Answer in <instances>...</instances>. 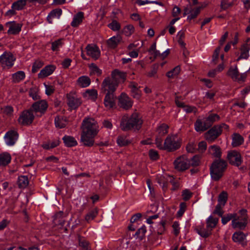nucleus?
<instances>
[{
	"label": "nucleus",
	"instance_id": "nucleus-9",
	"mask_svg": "<svg viewBox=\"0 0 250 250\" xmlns=\"http://www.w3.org/2000/svg\"><path fill=\"white\" fill-rule=\"evenodd\" d=\"M158 183L162 187L164 190L167 187L168 182H169L172 184V190H176L179 187L178 184L173 181L174 178L170 175H160L158 177Z\"/></svg>",
	"mask_w": 250,
	"mask_h": 250
},
{
	"label": "nucleus",
	"instance_id": "nucleus-24",
	"mask_svg": "<svg viewBox=\"0 0 250 250\" xmlns=\"http://www.w3.org/2000/svg\"><path fill=\"white\" fill-rule=\"evenodd\" d=\"M55 68V66L53 65H49L45 66L44 68L42 69L40 72L38 74V77L39 78H42L49 76L53 73Z\"/></svg>",
	"mask_w": 250,
	"mask_h": 250
},
{
	"label": "nucleus",
	"instance_id": "nucleus-49",
	"mask_svg": "<svg viewBox=\"0 0 250 250\" xmlns=\"http://www.w3.org/2000/svg\"><path fill=\"white\" fill-rule=\"evenodd\" d=\"M91 74H96L98 76L101 75L102 71L96 64L91 63L89 66Z\"/></svg>",
	"mask_w": 250,
	"mask_h": 250
},
{
	"label": "nucleus",
	"instance_id": "nucleus-27",
	"mask_svg": "<svg viewBox=\"0 0 250 250\" xmlns=\"http://www.w3.org/2000/svg\"><path fill=\"white\" fill-rule=\"evenodd\" d=\"M84 18V13L82 12H79L73 17L71 25L73 27H78L83 21Z\"/></svg>",
	"mask_w": 250,
	"mask_h": 250
},
{
	"label": "nucleus",
	"instance_id": "nucleus-13",
	"mask_svg": "<svg viewBox=\"0 0 250 250\" xmlns=\"http://www.w3.org/2000/svg\"><path fill=\"white\" fill-rule=\"evenodd\" d=\"M221 126L215 125L205 134L206 139L209 143L213 142L222 133Z\"/></svg>",
	"mask_w": 250,
	"mask_h": 250
},
{
	"label": "nucleus",
	"instance_id": "nucleus-22",
	"mask_svg": "<svg viewBox=\"0 0 250 250\" xmlns=\"http://www.w3.org/2000/svg\"><path fill=\"white\" fill-rule=\"evenodd\" d=\"M115 98L114 93H106L104 99V106L107 109L113 108L115 104Z\"/></svg>",
	"mask_w": 250,
	"mask_h": 250
},
{
	"label": "nucleus",
	"instance_id": "nucleus-47",
	"mask_svg": "<svg viewBox=\"0 0 250 250\" xmlns=\"http://www.w3.org/2000/svg\"><path fill=\"white\" fill-rule=\"evenodd\" d=\"M168 126L166 124H162L157 129L158 136H163L168 132Z\"/></svg>",
	"mask_w": 250,
	"mask_h": 250
},
{
	"label": "nucleus",
	"instance_id": "nucleus-4",
	"mask_svg": "<svg viewBox=\"0 0 250 250\" xmlns=\"http://www.w3.org/2000/svg\"><path fill=\"white\" fill-rule=\"evenodd\" d=\"M181 145V141L177 135H169L165 140V149L172 152L179 149Z\"/></svg>",
	"mask_w": 250,
	"mask_h": 250
},
{
	"label": "nucleus",
	"instance_id": "nucleus-37",
	"mask_svg": "<svg viewBox=\"0 0 250 250\" xmlns=\"http://www.w3.org/2000/svg\"><path fill=\"white\" fill-rule=\"evenodd\" d=\"M62 140L66 146L72 147L77 145V141L72 136L65 135L63 137Z\"/></svg>",
	"mask_w": 250,
	"mask_h": 250
},
{
	"label": "nucleus",
	"instance_id": "nucleus-36",
	"mask_svg": "<svg viewBox=\"0 0 250 250\" xmlns=\"http://www.w3.org/2000/svg\"><path fill=\"white\" fill-rule=\"evenodd\" d=\"M219 219L217 218L210 216L206 220L207 228L211 231L215 228L218 222Z\"/></svg>",
	"mask_w": 250,
	"mask_h": 250
},
{
	"label": "nucleus",
	"instance_id": "nucleus-26",
	"mask_svg": "<svg viewBox=\"0 0 250 250\" xmlns=\"http://www.w3.org/2000/svg\"><path fill=\"white\" fill-rule=\"evenodd\" d=\"M207 125L206 124L204 119H203V121H202L200 119H197L194 123V128L197 132H202L206 131L209 128Z\"/></svg>",
	"mask_w": 250,
	"mask_h": 250
},
{
	"label": "nucleus",
	"instance_id": "nucleus-5",
	"mask_svg": "<svg viewBox=\"0 0 250 250\" xmlns=\"http://www.w3.org/2000/svg\"><path fill=\"white\" fill-rule=\"evenodd\" d=\"M246 210L243 209L239 211L242 215L239 216L236 214V217H234L231 222V225L234 229H243L247 225Z\"/></svg>",
	"mask_w": 250,
	"mask_h": 250
},
{
	"label": "nucleus",
	"instance_id": "nucleus-25",
	"mask_svg": "<svg viewBox=\"0 0 250 250\" xmlns=\"http://www.w3.org/2000/svg\"><path fill=\"white\" fill-rule=\"evenodd\" d=\"M62 14V10L61 9L57 8L52 10L47 17V20L49 23H52L53 20L54 19H60Z\"/></svg>",
	"mask_w": 250,
	"mask_h": 250
},
{
	"label": "nucleus",
	"instance_id": "nucleus-50",
	"mask_svg": "<svg viewBox=\"0 0 250 250\" xmlns=\"http://www.w3.org/2000/svg\"><path fill=\"white\" fill-rule=\"evenodd\" d=\"M108 27L112 30L117 31L120 29L121 25L116 20H114L110 23L108 24Z\"/></svg>",
	"mask_w": 250,
	"mask_h": 250
},
{
	"label": "nucleus",
	"instance_id": "nucleus-1",
	"mask_svg": "<svg viewBox=\"0 0 250 250\" xmlns=\"http://www.w3.org/2000/svg\"><path fill=\"white\" fill-rule=\"evenodd\" d=\"M81 142L86 146H92L94 143V137L99 131L97 122L93 118H85L82 122Z\"/></svg>",
	"mask_w": 250,
	"mask_h": 250
},
{
	"label": "nucleus",
	"instance_id": "nucleus-55",
	"mask_svg": "<svg viewBox=\"0 0 250 250\" xmlns=\"http://www.w3.org/2000/svg\"><path fill=\"white\" fill-rule=\"evenodd\" d=\"M29 94L34 100H38L40 99V96L36 88H31Z\"/></svg>",
	"mask_w": 250,
	"mask_h": 250
},
{
	"label": "nucleus",
	"instance_id": "nucleus-61",
	"mask_svg": "<svg viewBox=\"0 0 250 250\" xmlns=\"http://www.w3.org/2000/svg\"><path fill=\"white\" fill-rule=\"evenodd\" d=\"M158 65L157 64H153L151 68L150 71L147 73V75L149 77H154L158 71Z\"/></svg>",
	"mask_w": 250,
	"mask_h": 250
},
{
	"label": "nucleus",
	"instance_id": "nucleus-10",
	"mask_svg": "<svg viewBox=\"0 0 250 250\" xmlns=\"http://www.w3.org/2000/svg\"><path fill=\"white\" fill-rule=\"evenodd\" d=\"M34 115L31 109L26 110L21 112L18 119V122L22 125H30L33 121Z\"/></svg>",
	"mask_w": 250,
	"mask_h": 250
},
{
	"label": "nucleus",
	"instance_id": "nucleus-19",
	"mask_svg": "<svg viewBox=\"0 0 250 250\" xmlns=\"http://www.w3.org/2000/svg\"><path fill=\"white\" fill-rule=\"evenodd\" d=\"M118 99L119 105L121 107L125 109H128L132 107L133 102L130 98L125 93H122Z\"/></svg>",
	"mask_w": 250,
	"mask_h": 250
},
{
	"label": "nucleus",
	"instance_id": "nucleus-56",
	"mask_svg": "<svg viewBox=\"0 0 250 250\" xmlns=\"http://www.w3.org/2000/svg\"><path fill=\"white\" fill-rule=\"evenodd\" d=\"M187 151L189 153H194L196 151V145L194 142L189 143L186 147Z\"/></svg>",
	"mask_w": 250,
	"mask_h": 250
},
{
	"label": "nucleus",
	"instance_id": "nucleus-46",
	"mask_svg": "<svg viewBox=\"0 0 250 250\" xmlns=\"http://www.w3.org/2000/svg\"><path fill=\"white\" fill-rule=\"evenodd\" d=\"M180 72V67L177 66L172 70L167 72L166 75L169 78H173L177 76Z\"/></svg>",
	"mask_w": 250,
	"mask_h": 250
},
{
	"label": "nucleus",
	"instance_id": "nucleus-57",
	"mask_svg": "<svg viewBox=\"0 0 250 250\" xmlns=\"http://www.w3.org/2000/svg\"><path fill=\"white\" fill-rule=\"evenodd\" d=\"M207 145L205 141H201L199 143L197 150L199 153H204L207 149Z\"/></svg>",
	"mask_w": 250,
	"mask_h": 250
},
{
	"label": "nucleus",
	"instance_id": "nucleus-64",
	"mask_svg": "<svg viewBox=\"0 0 250 250\" xmlns=\"http://www.w3.org/2000/svg\"><path fill=\"white\" fill-rule=\"evenodd\" d=\"M172 227L173 228L174 234L175 235L177 236L180 233V224L179 222L177 221L174 222Z\"/></svg>",
	"mask_w": 250,
	"mask_h": 250
},
{
	"label": "nucleus",
	"instance_id": "nucleus-6",
	"mask_svg": "<svg viewBox=\"0 0 250 250\" xmlns=\"http://www.w3.org/2000/svg\"><path fill=\"white\" fill-rule=\"evenodd\" d=\"M15 60L10 52L5 51L0 56V65L3 68H11L14 65Z\"/></svg>",
	"mask_w": 250,
	"mask_h": 250
},
{
	"label": "nucleus",
	"instance_id": "nucleus-62",
	"mask_svg": "<svg viewBox=\"0 0 250 250\" xmlns=\"http://www.w3.org/2000/svg\"><path fill=\"white\" fill-rule=\"evenodd\" d=\"M184 99L182 96H176L175 97V103L176 105L179 107H182L185 103L183 102Z\"/></svg>",
	"mask_w": 250,
	"mask_h": 250
},
{
	"label": "nucleus",
	"instance_id": "nucleus-52",
	"mask_svg": "<svg viewBox=\"0 0 250 250\" xmlns=\"http://www.w3.org/2000/svg\"><path fill=\"white\" fill-rule=\"evenodd\" d=\"M2 112L4 114L6 115L7 116H11L13 114L14 109L12 106L10 105H7L4 106L2 108Z\"/></svg>",
	"mask_w": 250,
	"mask_h": 250
},
{
	"label": "nucleus",
	"instance_id": "nucleus-2",
	"mask_svg": "<svg viewBox=\"0 0 250 250\" xmlns=\"http://www.w3.org/2000/svg\"><path fill=\"white\" fill-rule=\"evenodd\" d=\"M143 124V121L137 112L133 113L129 117L127 115H124L121 119L120 127L124 131L131 129L139 130Z\"/></svg>",
	"mask_w": 250,
	"mask_h": 250
},
{
	"label": "nucleus",
	"instance_id": "nucleus-42",
	"mask_svg": "<svg viewBox=\"0 0 250 250\" xmlns=\"http://www.w3.org/2000/svg\"><path fill=\"white\" fill-rule=\"evenodd\" d=\"M63 44V39H59L51 43V49L53 51H58Z\"/></svg>",
	"mask_w": 250,
	"mask_h": 250
},
{
	"label": "nucleus",
	"instance_id": "nucleus-8",
	"mask_svg": "<svg viewBox=\"0 0 250 250\" xmlns=\"http://www.w3.org/2000/svg\"><path fill=\"white\" fill-rule=\"evenodd\" d=\"M118 85L117 82L109 77H106L102 83V90L104 92L114 93Z\"/></svg>",
	"mask_w": 250,
	"mask_h": 250
},
{
	"label": "nucleus",
	"instance_id": "nucleus-29",
	"mask_svg": "<svg viewBox=\"0 0 250 250\" xmlns=\"http://www.w3.org/2000/svg\"><path fill=\"white\" fill-rule=\"evenodd\" d=\"M90 83V79L87 76H81L77 80V84L82 88L88 87Z\"/></svg>",
	"mask_w": 250,
	"mask_h": 250
},
{
	"label": "nucleus",
	"instance_id": "nucleus-30",
	"mask_svg": "<svg viewBox=\"0 0 250 250\" xmlns=\"http://www.w3.org/2000/svg\"><path fill=\"white\" fill-rule=\"evenodd\" d=\"M208 151L209 154L214 157L220 158L221 157V148L217 145H212L209 146Z\"/></svg>",
	"mask_w": 250,
	"mask_h": 250
},
{
	"label": "nucleus",
	"instance_id": "nucleus-17",
	"mask_svg": "<svg viewBox=\"0 0 250 250\" xmlns=\"http://www.w3.org/2000/svg\"><path fill=\"white\" fill-rule=\"evenodd\" d=\"M228 159L230 164L237 167L241 165L242 161L240 153L235 150L228 152Z\"/></svg>",
	"mask_w": 250,
	"mask_h": 250
},
{
	"label": "nucleus",
	"instance_id": "nucleus-34",
	"mask_svg": "<svg viewBox=\"0 0 250 250\" xmlns=\"http://www.w3.org/2000/svg\"><path fill=\"white\" fill-rule=\"evenodd\" d=\"M220 120V117L216 114H211L208 117L204 118V120L207 125V126L209 128L215 122Z\"/></svg>",
	"mask_w": 250,
	"mask_h": 250
},
{
	"label": "nucleus",
	"instance_id": "nucleus-38",
	"mask_svg": "<svg viewBox=\"0 0 250 250\" xmlns=\"http://www.w3.org/2000/svg\"><path fill=\"white\" fill-rule=\"evenodd\" d=\"M132 96L136 99H139L141 96V92L137 87V84L135 83H131L129 84Z\"/></svg>",
	"mask_w": 250,
	"mask_h": 250
},
{
	"label": "nucleus",
	"instance_id": "nucleus-32",
	"mask_svg": "<svg viewBox=\"0 0 250 250\" xmlns=\"http://www.w3.org/2000/svg\"><path fill=\"white\" fill-rule=\"evenodd\" d=\"M244 142L243 137L238 133H233L232 135L231 145L233 147L238 146Z\"/></svg>",
	"mask_w": 250,
	"mask_h": 250
},
{
	"label": "nucleus",
	"instance_id": "nucleus-54",
	"mask_svg": "<svg viewBox=\"0 0 250 250\" xmlns=\"http://www.w3.org/2000/svg\"><path fill=\"white\" fill-rule=\"evenodd\" d=\"M200 157L199 155L194 156L191 160H189L190 166H198L200 164Z\"/></svg>",
	"mask_w": 250,
	"mask_h": 250
},
{
	"label": "nucleus",
	"instance_id": "nucleus-14",
	"mask_svg": "<svg viewBox=\"0 0 250 250\" xmlns=\"http://www.w3.org/2000/svg\"><path fill=\"white\" fill-rule=\"evenodd\" d=\"M227 74L233 81L237 82L244 81L247 76L245 73L240 74L236 66H231L228 70Z\"/></svg>",
	"mask_w": 250,
	"mask_h": 250
},
{
	"label": "nucleus",
	"instance_id": "nucleus-45",
	"mask_svg": "<svg viewBox=\"0 0 250 250\" xmlns=\"http://www.w3.org/2000/svg\"><path fill=\"white\" fill-rule=\"evenodd\" d=\"M134 32V26L131 24L127 25L123 29V33L126 36H130Z\"/></svg>",
	"mask_w": 250,
	"mask_h": 250
},
{
	"label": "nucleus",
	"instance_id": "nucleus-58",
	"mask_svg": "<svg viewBox=\"0 0 250 250\" xmlns=\"http://www.w3.org/2000/svg\"><path fill=\"white\" fill-rule=\"evenodd\" d=\"M85 94L89 96L90 99L94 100L97 98L98 93L96 90L91 89L86 90Z\"/></svg>",
	"mask_w": 250,
	"mask_h": 250
},
{
	"label": "nucleus",
	"instance_id": "nucleus-53",
	"mask_svg": "<svg viewBox=\"0 0 250 250\" xmlns=\"http://www.w3.org/2000/svg\"><path fill=\"white\" fill-rule=\"evenodd\" d=\"M162 136L157 135L155 139V144L157 147L161 150L165 149V143L163 144V139L161 138Z\"/></svg>",
	"mask_w": 250,
	"mask_h": 250
},
{
	"label": "nucleus",
	"instance_id": "nucleus-59",
	"mask_svg": "<svg viewBox=\"0 0 250 250\" xmlns=\"http://www.w3.org/2000/svg\"><path fill=\"white\" fill-rule=\"evenodd\" d=\"M43 63L42 61H36L33 64L32 68V72L33 73L36 72L40 68H41Z\"/></svg>",
	"mask_w": 250,
	"mask_h": 250
},
{
	"label": "nucleus",
	"instance_id": "nucleus-33",
	"mask_svg": "<svg viewBox=\"0 0 250 250\" xmlns=\"http://www.w3.org/2000/svg\"><path fill=\"white\" fill-rule=\"evenodd\" d=\"M54 122L56 127L58 128H64L66 126L67 124L66 119L62 116L56 117Z\"/></svg>",
	"mask_w": 250,
	"mask_h": 250
},
{
	"label": "nucleus",
	"instance_id": "nucleus-21",
	"mask_svg": "<svg viewBox=\"0 0 250 250\" xmlns=\"http://www.w3.org/2000/svg\"><path fill=\"white\" fill-rule=\"evenodd\" d=\"M86 50L87 55L94 60H97L99 58L101 54L100 51L97 46L89 44L86 47Z\"/></svg>",
	"mask_w": 250,
	"mask_h": 250
},
{
	"label": "nucleus",
	"instance_id": "nucleus-11",
	"mask_svg": "<svg viewBox=\"0 0 250 250\" xmlns=\"http://www.w3.org/2000/svg\"><path fill=\"white\" fill-rule=\"evenodd\" d=\"M47 107V102L45 100H41L34 103L31 110L36 113L37 116H41L45 113Z\"/></svg>",
	"mask_w": 250,
	"mask_h": 250
},
{
	"label": "nucleus",
	"instance_id": "nucleus-18",
	"mask_svg": "<svg viewBox=\"0 0 250 250\" xmlns=\"http://www.w3.org/2000/svg\"><path fill=\"white\" fill-rule=\"evenodd\" d=\"M5 26L8 27L7 33L9 35H16L21 31L22 24L15 21H8L5 23Z\"/></svg>",
	"mask_w": 250,
	"mask_h": 250
},
{
	"label": "nucleus",
	"instance_id": "nucleus-3",
	"mask_svg": "<svg viewBox=\"0 0 250 250\" xmlns=\"http://www.w3.org/2000/svg\"><path fill=\"white\" fill-rule=\"evenodd\" d=\"M227 164L226 161L219 159L214 161L210 167V174L211 179L219 181L223 176L226 169Z\"/></svg>",
	"mask_w": 250,
	"mask_h": 250
},
{
	"label": "nucleus",
	"instance_id": "nucleus-12",
	"mask_svg": "<svg viewBox=\"0 0 250 250\" xmlns=\"http://www.w3.org/2000/svg\"><path fill=\"white\" fill-rule=\"evenodd\" d=\"M205 6L206 5H202L201 6L193 8L191 6L189 5L185 8L183 15L185 16L188 15L187 20L190 22L192 20L197 17L200 13L201 8Z\"/></svg>",
	"mask_w": 250,
	"mask_h": 250
},
{
	"label": "nucleus",
	"instance_id": "nucleus-35",
	"mask_svg": "<svg viewBox=\"0 0 250 250\" xmlns=\"http://www.w3.org/2000/svg\"><path fill=\"white\" fill-rule=\"evenodd\" d=\"M122 40L120 36H113L107 40V44L111 48H115Z\"/></svg>",
	"mask_w": 250,
	"mask_h": 250
},
{
	"label": "nucleus",
	"instance_id": "nucleus-41",
	"mask_svg": "<svg viewBox=\"0 0 250 250\" xmlns=\"http://www.w3.org/2000/svg\"><path fill=\"white\" fill-rule=\"evenodd\" d=\"M18 184L20 188H25L29 184L28 177L26 176H20L18 178Z\"/></svg>",
	"mask_w": 250,
	"mask_h": 250
},
{
	"label": "nucleus",
	"instance_id": "nucleus-23",
	"mask_svg": "<svg viewBox=\"0 0 250 250\" xmlns=\"http://www.w3.org/2000/svg\"><path fill=\"white\" fill-rule=\"evenodd\" d=\"M112 79L117 82L118 84L120 82H124L126 79V74L123 72L120 71L117 69L114 70L111 74Z\"/></svg>",
	"mask_w": 250,
	"mask_h": 250
},
{
	"label": "nucleus",
	"instance_id": "nucleus-43",
	"mask_svg": "<svg viewBox=\"0 0 250 250\" xmlns=\"http://www.w3.org/2000/svg\"><path fill=\"white\" fill-rule=\"evenodd\" d=\"M98 214V210L97 208H94L89 211L85 216V220L89 222L93 220Z\"/></svg>",
	"mask_w": 250,
	"mask_h": 250
},
{
	"label": "nucleus",
	"instance_id": "nucleus-60",
	"mask_svg": "<svg viewBox=\"0 0 250 250\" xmlns=\"http://www.w3.org/2000/svg\"><path fill=\"white\" fill-rule=\"evenodd\" d=\"M182 108H183L184 110L187 113H190L191 112L196 113L197 111V109L195 107L186 105L185 104Z\"/></svg>",
	"mask_w": 250,
	"mask_h": 250
},
{
	"label": "nucleus",
	"instance_id": "nucleus-31",
	"mask_svg": "<svg viewBox=\"0 0 250 250\" xmlns=\"http://www.w3.org/2000/svg\"><path fill=\"white\" fill-rule=\"evenodd\" d=\"M196 232L201 237L207 238L211 234L209 229H205L203 225H198L195 228Z\"/></svg>",
	"mask_w": 250,
	"mask_h": 250
},
{
	"label": "nucleus",
	"instance_id": "nucleus-63",
	"mask_svg": "<svg viewBox=\"0 0 250 250\" xmlns=\"http://www.w3.org/2000/svg\"><path fill=\"white\" fill-rule=\"evenodd\" d=\"M223 207L222 205L218 204L215 207V209L213 211V213L218 214L220 216H222L224 213L222 210Z\"/></svg>",
	"mask_w": 250,
	"mask_h": 250
},
{
	"label": "nucleus",
	"instance_id": "nucleus-39",
	"mask_svg": "<svg viewBox=\"0 0 250 250\" xmlns=\"http://www.w3.org/2000/svg\"><path fill=\"white\" fill-rule=\"evenodd\" d=\"M25 74L23 71H19L12 75V81L15 83H19L25 78Z\"/></svg>",
	"mask_w": 250,
	"mask_h": 250
},
{
	"label": "nucleus",
	"instance_id": "nucleus-28",
	"mask_svg": "<svg viewBox=\"0 0 250 250\" xmlns=\"http://www.w3.org/2000/svg\"><path fill=\"white\" fill-rule=\"evenodd\" d=\"M11 161V156L9 153L4 152L0 154V167H5Z\"/></svg>",
	"mask_w": 250,
	"mask_h": 250
},
{
	"label": "nucleus",
	"instance_id": "nucleus-15",
	"mask_svg": "<svg viewBox=\"0 0 250 250\" xmlns=\"http://www.w3.org/2000/svg\"><path fill=\"white\" fill-rule=\"evenodd\" d=\"M67 104L71 109L77 108L82 104L81 100L74 92H70L67 95Z\"/></svg>",
	"mask_w": 250,
	"mask_h": 250
},
{
	"label": "nucleus",
	"instance_id": "nucleus-20",
	"mask_svg": "<svg viewBox=\"0 0 250 250\" xmlns=\"http://www.w3.org/2000/svg\"><path fill=\"white\" fill-rule=\"evenodd\" d=\"M250 50V38H248L245 42L242 45L240 49V55L237 58V61L241 59H247L249 57V51Z\"/></svg>",
	"mask_w": 250,
	"mask_h": 250
},
{
	"label": "nucleus",
	"instance_id": "nucleus-51",
	"mask_svg": "<svg viewBox=\"0 0 250 250\" xmlns=\"http://www.w3.org/2000/svg\"><path fill=\"white\" fill-rule=\"evenodd\" d=\"M222 217V223L223 225L226 224L230 220L234 219V217H236V213L233 214H228L225 216Z\"/></svg>",
	"mask_w": 250,
	"mask_h": 250
},
{
	"label": "nucleus",
	"instance_id": "nucleus-44",
	"mask_svg": "<svg viewBox=\"0 0 250 250\" xmlns=\"http://www.w3.org/2000/svg\"><path fill=\"white\" fill-rule=\"evenodd\" d=\"M117 142L120 146H125L130 143V141L127 138V137L125 136H119Z\"/></svg>",
	"mask_w": 250,
	"mask_h": 250
},
{
	"label": "nucleus",
	"instance_id": "nucleus-7",
	"mask_svg": "<svg viewBox=\"0 0 250 250\" xmlns=\"http://www.w3.org/2000/svg\"><path fill=\"white\" fill-rule=\"evenodd\" d=\"M173 164L175 169L179 171H185L190 167L189 160L184 155L177 158Z\"/></svg>",
	"mask_w": 250,
	"mask_h": 250
},
{
	"label": "nucleus",
	"instance_id": "nucleus-48",
	"mask_svg": "<svg viewBox=\"0 0 250 250\" xmlns=\"http://www.w3.org/2000/svg\"><path fill=\"white\" fill-rule=\"evenodd\" d=\"M228 199V194L225 191L222 192L219 195L218 197V204L222 205L224 206L226 204Z\"/></svg>",
	"mask_w": 250,
	"mask_h": 250
},
{
	"label": "nucleus",
	"instance_id": "nucleus-16",
	"mask_svg": "<svg viewBox=\"0 0 250 250\" xmlns=\"http://www.w3.org/2000/svg\"><path fill=\"white\" fill-rule=\"evenodd\" d=\"M19 138L18 132L13 130L7 131L4 135V139L6 144L9 146H14Z\"/></svg>",
	"mask_w": 250,
	"mask_h": 250
},
{
	"label": "nucleus",
	"instance_id": "nucleus-40",
	"mask_svg": "<svg viewBox=\"0 0 250 250\" xmlns=\"http://www.w3.org/2000/svg\"><path fill=\"white\" fill-rule=\"evenodd\" d=\"M246 239V235L242 232L234 233L232 235V239L235 242L242 243Z\"/></svg>",
	"mask_w": 250,
	"mask_h": 250
}]
</instances>
